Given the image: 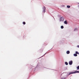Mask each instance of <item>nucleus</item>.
Segmentation results:
<instances>
[{"label":"nucleus","instance_id":"f257e3e1","mask_svg":"<svg viewBox=\"0 0 79 79\" xmlns=\"http://www.w3.org/2000/svg\"><path fill=\"white\" fill-rule=\"evenodd\" d=\"M79 73V71H76L75 72H72V73H69V75H70V74H74L76 73Z\"/></svg>","mask_w":79,"mask_h":79},{"label":"nucleus","instance_id":"f03ea898","mask_svg":"<svg viewBox=\"0 0 79 79\" xmlns=\"http://www.w3.org/2000/svg\"><path fill=\"white\" fill-rule=\"evenodd\" d=\"M64 21V18L63 17H61L60 18V21Z\"/></svg>","mask_w":79,"mask_h":79},{"label":"nucleus","instance_id":"7ed1b4c3","mask_svg":"<svg viewBox=\"0 0 79 79\" xmlns=\"http://www.w3.org/2000/svg\"><path fill=\"white\" fill-rule=\"evenodd\" d=\"M69 64L70 65H72L73 64V61L71 60L69 62Z\"/></svg>","mask_w":79,"mask_h":79},{"label":"nucleus","instance_id":"20e7f679","mask_svg":"<svg viewBox=\"0 0 79 79\" xmlns=\"http://www.w3.org/2000/svg\"><path fill=\"white\" fill-rule=\"evenodd\" d=\"M45 7L44 6L43 8V13H45Z\"/></svg>","mask_w":79,"mask_h":79},{"label":"nucleus","instance_id":"39448f33","mask_svg":"<svg viewBox=\"0 0 79 79\" xmlns=\"http://www.w3.org/2000/svg\"><path fill=\"white\" fill-rule=\"evenodd\" d=\"M69 53H70V52H69V51H67L66 52V53L67 54H69Z\"/></svg>","mask_w":79,"mask_h":79},{"label":"nucleus","instance_id":"423d86ee","mask_svg":"<svg viewBox=\"0 0 79 79\" xmlns=\"http://www.w3.org/2000/svg\"><path fill=\"white\" fill-rule=\"evenodd\" d=\"M73 55L74 56H77V55L76 54H74Z\"/></svg>","mask_w":79,"mask_h":79},{"label":"nucleus","instance_id":"0eeeda50","mask_svg":"<svg viewBox=\"0 0 79 79\" xmlns=\"http://www.w3.org/2000/svg\"><path fill=\"white\" fill-rule=\"evenodd\" d=\"M65 63L66 65H68V63L67 62H65Z\"/></svg>","mask_w":79,"mask_h":79},{"label":"nucleus","instance_id":"6e6552de","mask_svg":"<svg viewBox=\"0 0 79 79\" xmlns=\"http://www.w3.org/2000/svg\"><path fill=\"white\" fill-rule=\"evenodd\" d=\"M67 8H70V7H71V6H67Z\"/></svg>","mask_w":79,"mask_h":79},{"label":"nucleus","instance_id":"1a4fd4ad","mask_svg":"<svg viewBox=\"0 0 79 79\" xmlns=\"http://www.w3.org/2000/svg\"><path fill=\"white\" fill-rule=\"evenodd\" d=\"M64 24H67V21H65L64 22Z\"/></svg>","mask_w":79,"mask_h":79},{"label":"nucleus","instance_id":"9d476101","mask_svg":"<svg viewBox=\"0 0 79 79\" xmlns=\"http://www.w3.org/2000/svg\"><path fill=\"white\" fill-rule=\"evenodd\" d=\"M61 29H63V28H64V27H63V26H61Z\"/></svg>","mask_w":79,"mask_h":79},{"label":"nucleus","instance_id":"9b49d317","mask_svg":"<svg viewBox=\"0 0 79 79\" xmlns=\"http://www.w3.org/2000/svg\"><path fill=\"white\" fill-rule=\"evenodd\" d=\"M23 24H26V22H23Z\"/></svg>","mask_w":79,"mask_h":79},{"label":"nucleus","instance_id":"f8f14e48","mask_svg":"<svg viewBox=\"0 0 79 79\" xmlns=\"http://www.w3.org/2000/svg\"><path fill=\"white\" fill-rule=\"evenodd\" d=\"M76 54H79V53H78V52L77 51L76 52Z\"/></svg>","mask_w":79,"mask_h":79},{"label":"nucleus","instance_id":"ddd939ff","mask_svg":"<svg viewBox=\"0 0 79 79\" xmlns=\"http://www.w3.org/2000/svg\"><path fill=\"white\" fill-rule=\"evenodd\" d=\"M77 69H79V66L77 67Z\"/></svg>","mask_w":79,"mask_h":79},{"label":"nucleus","instance_id":"4468645a","mask_svg":"<svg viewBox=\"0 0 79 79\" xmlns=\"http://www.w3.org/2000/svg\"><path fill=\"white\" fill-rule=\"evenodd\" d=\"M76 30H77V28H75L74 29V31H76Z\"/></svg>","mask_w":79,"mask_h":79},{"label":"nucleus","instance_id":"2eb2a0df","mask_svg":"<svg viewBox=\"0 0 79 79\" xmlns=\"http://www.w3.org/2000/svg\"><path fill=\"white\" fill-rule=\"evenodd\" d=\"M61 79H65V78H62Z\"/></svg>","mask_w":79,"mask_h":79},{"label":"nucleus","instance_id":"dca6fc26","mask_svg":"<svg viewBox=\"0 0 79 79\" xmlns=\"http://www.w3.org/2000/svg\"><path fill=\"white\" fill-rule=\"evenodd\" d=\"M77 47L78 48H79V45H78V46H77Z\"/></svg>","mask_w":79,"mask_h":79},{"label":"nucleus","instance_id":"f3484780","mask_svg":"<svg viewBox=\"0 0 79 79\" xmlns=\"http://www.w3.org/2000/svg\"><path fill=\"white\" fill-rule=\"evenodd\" d=\"M78 54L79 55V53H78Z\"/></svg>","mask_w":79,"mask_h":79}]
</instances>
